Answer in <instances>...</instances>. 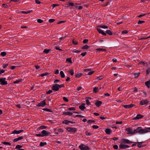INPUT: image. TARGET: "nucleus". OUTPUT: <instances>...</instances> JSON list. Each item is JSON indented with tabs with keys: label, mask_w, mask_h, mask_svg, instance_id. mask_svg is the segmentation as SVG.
Masks as SVG:
<instances>
[{
	"label": "nucleus",
	"mask_w": 150,
	"mask_h": 150,
	"mask_svg": "<svg viewBox=\"0 0 150 150\" xmlns=\"http://www.w3.org/2000/svg\"><path fill=\"white\" fill-rule=\"evenodd\" d=\"M81 73H79L78 74H77L76 75V76L77 78H79L81 76Z\"/></svg>",
	"instance_id": "45"
},
{
	"label": "nucleus",
	"mask_w": 150,
	"mask_h": 150,
	"mask_svg": "<svg viewBox=\"0 0 150 150\" xmlns=\"http://www.w3.org/2000/svg\"><path fill=\"white\" fill-rule=\"evenodd\" d=\"M98 27H100L101 28L103 29H107L108 28V26H106L105 25H100L98 26Z\"/></svg>",
	"instance_id": "21"
},
{
	"label": "nucleus",
	"mask_w": 150,
	"mask_h": 150,
	"mask_svg": "<svg viewBox=\"0 0 150 150\" xmlns=\"http://www.w3.org/2000/svg\"><path fill=\"white\" fill-rule=\"evenodd\" d=\"M100 118L102 120L105 119L106 118L104 116H101L100 117Z\"/></svg>",
	"instance_id": "64"
},
{
	"label": "nucleus",
	"mask_w": 150,
	"mask_h": 150,
	"mask_svg": "<svg viewBox=\"0 0 150 150\" xmlns=\"http://www.w3.org/2000/svg\"><path fill=\"white\" fill-rule=\"evenodd\" d=\"M66 61L67 62L72 63L71 59V58H67L66 59Z\"/></svg>",
	"instance_id": "33"
},
{
	"label": "nucleus",
	"mask_w": 150,
	"mask_h": 150,
	"mask_svg": "<svg viewBox=\"0 0 150 150\" xmlns=\"http://www.w3.org/2000/svg\"><path fill=\"white\" fill-rule=\"evenodd\" d=\"M80 52V51L79 50H76L74 51L73 52L74 53H79Z\"/></svg>",
	"instance_id": "60"
},
{
	"label": "nucleus",
	"mask_w": 150,
	"mask_h": 150,
	"mask_svg": "<svg viewBox=\"0 0 150 150\" xmlns=\"http://www.w3.org/2000/svg\"><path fill=\"white\" fill-rule=\"evenodd\" d=\"M76 8H78L79 9H81L82 8V7L81 6H76Z\"/></svg>",
	"instance_id": "62"
},
{
	"label": "nucleus",
	"mask_w": 150,
	"mask_h": 150,
	"mask_svg": "<svg viewBox=\"0 0 150 150\" xmlns=\"http://www.w3.org/2000/svg\"><path fill=\"white\" fill-rule=\"evenodd\" d=\"M37 21L39 23H41L43 21L41 19H39L37 20Z\"/></svg>",
	"instance_id": "49"
},
{
	"label": "nucleus",
	"mask_w": 150,
	"mask_h": 150,
	"mask_svg": "<svg viewBox=\"0 0 150 150\" xmlns=\"http://www.w3.org/2000/svg\"><path fill=\"white\" fill-rule=\"evenodd\" d=\"M105 132L108 134H109L111 132V130L110 129H107L105 130Z\"/></svg>",
	"instance_id": "23"
},
{
	"label": "nucleus",
	"mask_w": 150,
	"mask_h": 150,
	"mask_svg": "<svg viewBox=\"0 0 150 150\" xmlns=\"http://www.w3.org/2000/svg\"><path fill=\"white\" fill-rule=\"evenodd\" d=\"M125 131L127 132V134H134V130H133L132 128L131 127H129V128H126L125 129Z\"/></svg>",
	"instance_id": "2"
},
{
	"label": "nucleus",
	"mask_w": 150,
	"mask_h": 150,
	"mask_svg": "<svg viewBox=\"0 0 150 150\" xmlns=\"http://www.w3.org/2000/svg\"><path fill=\"white\" fill-rule=\"evenodd\" d=\"M85 104L83 103L81 105L79 106V108L81 110H83L84 109L86 108V107H85Z\"/></svg>",
	"instance_id": "16"
},
{
	"label": "nucleus",
	"mask_w": 150,
	"mask_h": 150,
	"mask_svg": "<svg viewBox=\"0 0 150 150\" xmlns=\"http://www.w3.org/2000/svg\"><path fill=\"white\" fill-rule=\"evenodd\" d=\"M23 139V137L22 136L20 137H18V138H16L14 139L13 140V142H16L22 139Z\"/></svg>",
	"instance_id": "19"
},
{
	"label": "nucleus",
	"mask_w": 150,
	"mask_h": 150,
	"mask_svg": "<svg viewBox=\"0 0 150 150\" xmlns=\"http://www.w3.org/2000/svg\"><path fill=\"white\" fill-rule=\"evenodd\" d=\"M75 110V108L74 107H71L69 108L68 110L69 111L74 110Z\"/></svg>",
	"instance_id": "43"
},
{
	"label": "nucleus",
	"mask_w": 150,
	"mask_h": 150,
	"mask_svg": "<svg viewBox=\"0 0 150 150\" xmlns=\"http://www.w3.org/2000/svg\"><path fill=\"white\" fill-rule=\"evenodd\" d=\"M149 132H150V127H147V129H142L141 128L140 134H143Z\"/></svg>",
	"instance_id": "4"
},
{
	"label": "nucleus",
	"mask_w": 150,
	"mask_h": 150,
	"mask_svg": "<svg viewBox=\"0 0 150 150\" xmlns=\"http://www.w3.org/2000/svg\"><path fill=\"white\" fill-rule=\"evenodd\" d=\"M121 142L123 143H125L127 144H130L133 143L132 142H131L129 140L127 139H122L121 141Z\"/></svg>",
	"instance_id": "7"
},
{
	"label": "nucleus",
	"mask_w": 150,
	"mask_h": 150,
	"mask_svg": "<svg viewBox=\"0 0 150 150\" xmlns=\"http://www.w3.org/2000/svg\"><path fill=\"white\" fill-rule=\"evenodd\" d=\"M3 143L5 145H8L9 146H10L11 145V143L10 142H3Z\"/></svg>",
	"instance_id": "37"
},
{
	"label": "nucleus",
	"mask_w": 150,
	"mask_h": 150,
	"mask_svg": "<svg viewBox=\"0 0 150 150\" xmlns=\"http://www.w3.org/2000/svg\"><path fill=\"white\" fill-rule=\"evenodd\" d=\"M57 85L58 86L59 88H61L62 87H63L64 86V85L63 84H62L61 85H59V84H57Z\"/></svg>",
	"instance_id": "52"
},
{
	"label": "nucleus",
	"mask_w": 150,
	"mask_h": 150,
	"mask_svg": "<svg viewBox=\"0 0 150 150\" xmlns=\"http://www.w3.org/2000/svg\"><path fill=\"white\" fill-rule=\"evenodd\" d=\"M6 78H0V82L1 83V84L2 85H6L7 84L8 82L5 81Z\"/></svg>",
	"instance_id": "5"
},
{
	"label": "nucleus",
	"mask_w": 150,
	"mask_h": 150,
	"mask_svg": "<svg viewBox=\"0 0 150 150\" xmlns=\"http://www.w3.org/2000/svg\"><path fill=\"white\" fill-rule=\"evenodd\" d=\"M52 89L54 91H58L59 89L57 84H55L53 86Z\"/></svg>",
	"instance_id": "11"
},
{
	"label": "nucleus",
	"mask_w": 150,
	"mask_h": 150,
	"mask_svg": "<svg viewBox=\"0 0 150 150\" xmlns=\"http://www.w3.org/2000/svg\"><path fill=\"white\" fill-rule=\"evenodd\" d=\"M63 99L64 100V101H66V102H68L69 100L68 99L66 98V97H63Z\"/></svg>",
	"instance_id": "57"
},
{
	"label": "nucleus",
	"mask_w": 150,
	"mask_h": 150,
	"mask_svg": "<svg viewBox=\"0 0 150 150\" xmlns=\"http://www.w3.org/2000/svg\"><path fill=\"white\" fill-rule=\"evenodd\" d=\"M78 147L81 150H89L90 149L88 146L83 144H81Z\"/></svg>",
	"instance_id": "1"
},
{
	"label": "nucleus",
	"mask_w": 150,
	"mask_h": 150,
	"mask_svg": "<svg viewBox=\"0 0 150 150\" xmlns=\"http://www.w3.org/2000/svg\"><path fill=\"white\" fill-rule=\"evenodd\" d=\"M143 117V116L141 114H138L137 115L136 117L134 118V120H137L141 119Z\"/></svg>",
	"instance_id": "17"
},
{
	"label": "nucleus",
	"mask_w": 150,
	"mask_h": 150,
	"mask_svg": "<svg viewBox=\"0 0 150 150\" xmlns=\"http://www.w3.org/2000/svg\"><path fill=\"white\" fill-rule=\"evenodd\" d=\"M50 49H45L43 51V52L47 54L49 52V51H50Z\"/></svg>",
	"instance_id": "32"
},
{
	"label": "nucleus",
	"mask_w": 150,
	"mask_h": 150,
	"mask_svg": "<svg viewBox=\"0 0 150 150\" xmlns=\"http://www.w3.org/2000/svg\"><path fill=\"white\" fill-rule=\"evenodd\" d=\"M86 103L87 105H90L91 104L89 101V100L88 99H87L86 100Z\"/></svg>",
	"instance_id": "41"
},
{
	"label": "nucleus",
	"mask_w": 150,
	"mask_h": 150,
	"mask_svg": "<svg viewBox=\"0 0 150 150\" xmlns=\"http://www.w3.org/2000/svg\"><path fill=\"white\" fill-rule=\"evenodd\" d=\"M148 102V101L147 100H141L139 104L141 105H144L147 104Z\"/></svg>",
	"instance_id": "12"
},
{
	"label": "nucleus",
	"mask_w": 150,
	"mask_h": 150,
	"mask_svg": "<svg viewBox=\"0 0 150 150\" xmlns=\"http://www.w3.org/2000/svg\"><path fill=\"white\" fill-rule=\"evenodd\" d=\"M64 115H72V113L69 112H64L63 113Z\"/></svg>",
	"instance_id": "22"
},
{
	"label": "nucleus",
	"mask_w": 150,
	"mask_h": 150,
	"mask_svg": "<svg viewBox=\"0 0 150 150\" xmlns=\"http://www.w3.org/2000/svg\"><path fill=\"white\" fill-rule=\"evenodd\" d=\"M98 89V88L97 87H94L93 89V93H96L97 92Z\"/></svg>",
	"instance_id": "28"
},
{
	"label": "nucleus",
	"mask_w": 150,
	"mask_h": 150,
	"mask_svg": "<svg viewBox=\"0 0 150 150\" xmlns=\"http://www.w3.org/2000/svg\"><path fill=\"white\" fill-rule=\"evenodd\" d=\"M23 131V130H20L18 131L16 130H14L13 131L12 134H20V133L22 132Z\"/></svg>",
	"instance_id": "14"
},
{
	"label": "nucleus",
	"mask_w": 150,
	"mask_h": 150,
	"mask_svg": "<svg viewBox=\"0 0 150 150\" xmlns=\"http://www.w3.org/2000/svg\"><path fill=\"white\" fill-rule=\"evenodd\" d=\"M129 146L128 145H125L122 143H121L119 146V147L121 149H126V148H129Z\"/></svg>",
	"instance_id": "9"
},
{
	"label": "nucleus",
	"mask_w": 150,
	"mask_h": 150,
	"mask_svg": "<svg viewBox=\"0 0 150 150\" xmlns=\"http://www.w3.org/2000/svg\"><path fill=\"white\" fill-rule=\"evenodd\" d=\"M72 43L75 45H76L78 44L77 42L74 40H72Z\"/></svg>",
	"instance_id": "54"
},
{
	"label": "nucleus",
	"mask_w": 150,
	"mask_h": 150,
	"mask_svg": "<svg viewBox=\"0 0 150 150\" xmlns=\"http://www.w3.org/2000/svg\"><path fill=\"white\" fill-rule=\"evenodd\" d=\"M2 6L4 8H7L8 7L7 5L6 4H3Z\"/></svg>",
	"instance_id": "61"
},
{
	"label": "nucleus",
	"mask_w": 150,
	"mask_h": 150,
	"mask_svg": "<svg viewBox=\"0 0 150 150\" xmlns=\"http://www.w3.org/2000/svg\"><path fill=\"white\" fill-rule=\"evenodd\" d=\"M106 33L109 35H112V32L110 30H107L106 31Z\"/></svg>",
	"instance_id": "31"
},
{
	"label": "nucleus",
	"mask_w": 150,
	"mask_h": 150,
	"mask_svg": "<svg viewBox=\"0 0 150 150\" xmlns=\"http://www.w3.org/2000/svg\"><path fill=\"white\" fill-rule=\"evenodd\" d=\"M22 81V80L21 79H20L19 80H16V81H15L13 82L14 83H18L21 82Z\"/></svg>",
	"instance_id": "30"
},
{
	"label": "nucleus",
	"mask_w": 150,
	"mask_h": 150,
	"mask_svg": "<svg viewBox=\"0 0 150 150\" xmlns=\"http://www.w3.org/2000/svg\"><path fill=\"white\" fill-rule=\"evenodd\" d=\"M128 31L127 30H125L122 32V33L123 34H126L128 33Z\"/></svg>",
	"instance_id": "42"
},
{
	"label": "nucleus",
	"mask_w": 150,
	"mask_h": 150,
	"mask_svg": "<svg viewBox=\"0 0 150 150\" xmlns=\"http://www.w3.org/2000/svg\"><path fill=\"white\" fill-rule=\"evenodd\" d=\"M134 105L133 104H131L129 105H125L123 106V107L125 108H129L132 107L133 106H134Z\"/></svg>",
	"instance_id": "15"
},
{
	"label": "nucleus",
	"mask_w": 150,
	"mask_h": 150,
	"mask_svg": "<svg viewBox=\"0 0 150 150\" xmlns=\"http://www.w3.org/2000/svg\"><path fill=\"white\" fill-rule=\"evenodd\" d=\"M47 143L46 142H40V146L41 147H43L44 146L46 145Z\"/></svg>",
	"instance_id": "27"
},
{
	"label": "nucleus",
	"mask_w": 150,
	"mask_h": 150,
	"mask_svg": "<svg viewBox=\"0 0 150 150\" xmlns=\"http://www.w3.org/2000/svg\"><path fill=\"white\" fill-rule=\"evenodd\" d=\"M97 30L99 33L101 34L102 35L106 36V33L103 32V30L101 29L97 28Z\"/></svg>",
	"instance_id": "13"
},
{
	"label": "nucleus",
	"mask_w": 150,
	"mask_h": 150,
	"mask_svg": "<svg viewBox=\"0 0 150 150\" xmlns=\"http://www.w3.org/2000/svg\"><path fill=\"white\" fill-rule=\"evenodd\" d=\"M144 22H145V21H144L139 20L138 21V24H141L144 23Z\"/></svg>",
	"instance_id": "50"
},
{
	"label": "nucleus",
	"mask_w": 150,
	"mask_h": 150,
	"mask_svg": "<svg viewBox=\"0 0 150 150\" xmlns=\"http://www.w3.org/2000/svg\"><path fill=\"white\" fill-rule=\"evenodd\" d=\"M32 11V10H28L27 11H22V13L23 14H27L28 13H29L31 12Z\"/></svg>",
	"instance_id": "29"
},
{
	"label": "nucleus",
	"mask_w": 150,
	"mask_h": 150,
	"mask_svg": "<svg viewBox=\"0 0 150 150\" xmlns=\"http://www.w3.org/2000/svg\"><path fill=\"white\" fill-rule=\"evenodd\" d=\"M105 49H104L101 48H98L96 50L99 51H105Z\"/></svg>",
	"instance_id": "36"
},
{
	"label": "nucleus",
	"mask_w": 150,
	"mask_h": 150,
	"mask_svg": "<svg viewBox=\"0 0 150 150\" xmlns=\"http://www.w3.org/2000/svg\"><path fill=\"white\" fill-rule=\"evenodd\" d=\"M88 42V39H84L83 41V43H86Z\"/></svg>",
	"instance_id": "51"
},
{
	"label": "nucleus",
	"mask_w": 150,
	"mask_h": 150,
	"mask_svg": "<svg viewBox=\"0 0 150 150\" xmlns=\"http://www.w3.org/2000/svg\"><path fill=\"white\" fill-rule=\"evenodd\" d=\"M22 147V146L20 145H17L16 147V149H21L20 148Z\"/></svg>",
	"instance_id": "38"
},
{
	"label": "nucleus",
	"mask_w": 150,
	"mask_h": 150,
	"mask_svg": "<svg viewBox=\"0 0 150 150\" xmlns=\"http://www.w3.org/2000/svg\"><path fill=\"white\" fill-rule=\"evenodd\" d=\"M66 129L68 132L74 133L77 131L76 128L74 127H68Z\"/></svg>",
	"instance_id": "3"
},
{
	"label": "nucleus",
	"mask_w": 150,
	"mask_h": 150,
	"mask_svg": "<svg viewBox=\"0 0 150 150\" xmlns=\"http://www.w3.org/2000/svg\"><path fill=\"white\" fill-rule=\"evenodd\" d=\"M48 74V73H45L43 74H42L40 76L41 77H43L44 76H46V75H47Z\"/></svg>",
	"instance_id": "46"
},
{
	"label": "nucleus",
	"mask_w": 150,
	"mask_h": 150,
	"mask_svg": "<svg viewBox=\"0 0 150 150\" xmlns=\"http://www.w3.org/2000/svg\"><path fill=\"white\" fill-rule=\"evenodd\" d=\"M145 85L148 88L150 87V80L147 81L145 83Z\"/></svg>",
	"instance_id": "24"
},
{
	"label": "nucleus",
	"mask_w": 150,
	"mask_h": 150,
	"mask_svg": "<svg viewBox=\"0 0 150 150\" xmlns=\"http://www.w3.org/2000/svg\"><path fill=\"white\" fill-rule=\"evenodd\" d=\"M36 136L37 137H42V134H36Z\"/></svg>",
	"instance_id": "53"
},
{
	"label": "nucleus",
	"mask_w": 150,
	"mask_h": 150,
	"mask_svg": "<svg viewBox=\"0 0 150 150\" xmlns=\"http://www.w3.org/2000/svg\"><path fill=\"white\" fill-rule=\"evenodd\" d=\"M35 67L37 70L39 71L40 70L39 69H40V67L39 66H38V65H36L35 66Z\"/></svg>",
	"instance_id": "55"
},
{
	"label": "nucleus",
	"mask_w": 150,
	"mask_h": 150,
	"mask_svg": "<svg viewBox=\"0 0 150 150\" xmlns=\"http://www.w3.org/2000/svg\"><path fill=\"white\" fill-rule=\"evenodd\" d=\"M42 137L47 136L50 134V133L48 131L43 130L41 132Z\"/></svg>",
	"instance_id": "6"
},
{
	"label": "nucleus",
	"mask_w": 150,
	"mask_h": 150,
	"mask_svg": "<svg viewBox=\"0 0 150 150\" xmlns=\"http://www.w3.org/2000/svg\"><path fill=\"white\" fill-rule=\"evenodd\" d=\"M46 102L45 100L41 101L37 105V106L40 107H44L46 105Z\"/></svg>",
	"instance_id": "8"
},
{
	"label": "nucleus",
	"mask_w": 150,
	"mask_h": 150,
	"mask_svg": "<svg viewBox=\"0 0 150 150\" xmlns=\"http://www.w3.org/2000/svg\"><path fill=\"white\" fill-rule=\"evenodd\" d=\"M6 54V53L5 52H1V55L3 56H5Z\"/></svg>",
	"instance_id": "40"
},
{
	"label": "nucleus",
	"mask_w": 150,
	"mask_h": 150,
	"mask_svg": "<svg viewBox=\"0 0 150 150\" xmlns=\"http://www.w3.org/2000/svg\"><path fill=\"white\" fill-rule=\"evenodd\" d=\"M89 48H90V47L89 46H88L87 45H85L84 46H83L81 47V48L82 49H89Z\"/></svg>",
	"instance_id": "26"
},
{
	"label": "nucleus",
	"mask_w": 150,
	"mask_h": 150,
	"mask_svg": "<svg viewBox=\"0 0 150 150\" xmlns=\"http://www.w3.org/2000/svg\"><path fill=\"white\" fill-rule=\"evenodd\" d=\"M69 72L71 75H73L74 74V71L73 69L70 70Z\"/></svg>",
	"instance_id": "44"
},
{
	"label": "nucleus",
	"mask_w": 150,
	"mask_h": 150,
	"mask_svg": "<svg viewBox=\"0 0 150 150\" xmlns=\"http://www.w3.org/2000/svg\"><path fill=\"white\" fill-rule=\"evenodd\" d=\"M113 147L114 149H117L118 148V146L117 145H115L113 146Z\"/></svg>",
	"instance_id": "56"
},
{
	"label": "nucleus",
	"mask_w": 150,
	"mask_h": 150,
	"mask_svg": "<svg viewBox=\"0 0 150 150\" xmlns=\"http://www.w3.org/2000/svg\"><path fill=\"white\" fill-rule=\"evenodd\" d=\"M55 21L54 19H51L49 20V21L50 23H53Z\"/></svg>",
	"instance_id": "47"
},
{
	"label": "nucleus",
	"mask_w": 150,
	"mask_h": 150,
	"mask_svg": "<svg viewBox=\"0 0 150 150\" xmlns=\"http://www.w3.org/2000/svg\"><path fill=\"white\" fill-rule=\"evenodd\" d=\"M92 127L94 129H97L98 128V126L96 125H94Z\"/></svg>",
	"instance_id": "48"
},
{
	"label": "nucleus",
	"mask_w": 150,
	"mask_h": 150,
	"mask_svg": "<svg viewBox=\"0 0 150 150\" xmlns=\"http://www.w3.org/2000/svg\"><path fill=\"white\" fill-rule=\"evenodd\" d=\"M71 122L70 121L68 120H64L63 121L62 123L66 125H69V123Z\"/></svg>",
	"instance_id": "20"
},
{
	"label": "nucleus",
	"mask_w": 150,
	"mask_h": 150,
	"mask_svg": "<svg viewBox=\"0 0 150 150\" xmlns=\"http://www.w3.org/2000/svg\"><path fill=\"white\" fill-rule=\"evenodd\" d=\"M43 110L45 111H47V112H52V111L50 109H47V108H44L43 109Z\"/></svg>",
	"instance_id": "35"
},
{
	"label": "nucleus",
	"mask_w": 150,
	"mask_h": 150,
	"mask_svg": "<svg viewBox=\"0 0 150 150\" xmlns=\"http://www.w3.org/2000/svg\"><path fill=\"white\" fill-rule=\"evenodd\" d=\"M60 74L62 78H63L65 77V75L63 71H61L60 72Z\"/></svg>",
	"instance_id": "25"
},
{
	"label": "nucleus",
	"mask_w": 150,
	"mask_h": 150,
	"mask_svg": "<svg viewBox=\"0 0 150 150\" xmlns=\"http://www.w3.org/2000/svg\"><path fill=\"white\" fill-rule=\"evenodd\" d=\"M141 127H138L136 129H134V134L139 133V134H140L141 132Z\"/></svg>",
	"instance_id": "10"
},
{
	"label": "nucleus",
	"mask_w": 150,
	"mask_h": 150,
	"mask_svg": "<svg viewBox=\"0 0 150 150\" xmlns=\"http://www.w3.org/2000/svg\"><path fill=\"white\" fill-rule=\"evenodd\" d=\"M52 92V90H49L46 93L47 94H50Z\"/></svg>",
	"instance_id": "58"
},
{
	"label": "nucleus",
	"mask_w": 150,
	"mask_h": 150,
	"mask_svg": "<svg viewBox=\"0 0 150 150\" xmlns=\"http://www.w3.org/2000/svg\"><path fill=\"white\" fill-rule=\"evenodd\" d=\"M95 122V121L94 120H88L87 121V123H90L92 122Z\"/></svg>",
	"instance_id": "39"
},
{
	"label": "nucleus",
	"mask_w": 150,
	"mask_h": 150,
	"mask_svg": "<svg viewBox=\"0 0 150 150\" xmlns=\"http://www.w3.org/2000/svg\"><path fill=\"white\" fill-rule=\"evenodd\" d=\"M69 5L71 6H73L74 5V3H71V2H69L68 3Z\"/></svg>",
	"instance_id": "63"
},
{
	"label": "nucleus",
	"mask_w": 150,
	"mask_h": 150,
	"mask_svg": "<svg viewBox=\"0 0 150 150\" xmlns=\"http://www.w3.org/2000/svg\"><path fill=\"white\" fill-rule=\"evenodd\" d=\"M150 71V68H149L147 69L146 70V74H148L149 73Z\"/></svg>",
	"instance_id": "59"
},
{
	"label": "nucleus",
	"mask_w": 150,
	"mask_h": 150,
	"mask_svg": "<svg viewBox=\"0 0 150 150\" xmlns=\"http://www.w3.org/2000/svg\"><path fill=\"white\" fill-rule=\"evenodd\" d=\"M102 104V102L100 101H97L95 103V105L98 107H99Z\"/></svg>",
	"instance_id": "18"
},
{
	"label": "nucleus",
	"mask_w": 150,
	"mask_h": 150,
	"mask_svg": "<svg viewBox=\"0 0 150 150\" xmlns=\"http://www.w3.org/2000/svg\"><path fill=\"white\" fill-rule=\"evenodd\" d=\"M139 74H140V73H134V78H137V77H138V76Z\"/></svg>",
	"instance_id": "34"
}]
</instances>
